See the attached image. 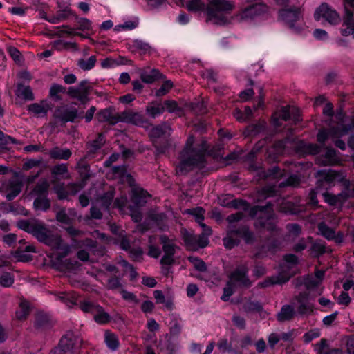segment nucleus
<instances>
[{
    "mask_svg": "<svg viewBox=\"0 0 354 354\" xmlns=\"http://www.w3.org/2000/svg\"><path fill=\"white\" fill-rule=\"evenodd\" d=\"M153 296L158 304H164L168 309H171L172 302L171 301L165 300V295L161 290H155L153 292Z\"/></svg>",
    "mask_w": 354,
    "mask_h": 354,
    "instance_id": "nucleus-56",
    "label": "nucleus"
},
{
    "mask_svg": "<svg viewBox=\"0 0 354 354\" xmlns=\"http://www.w3.org/2000/svg\"><path fill=\"white\" fill-rule=\"evenodd\" d=\"M132 46L135 50L140 51L141 53H146L150 49L149 44L138 39L133 41Z\"/></svg>",
    "mask_w": 354,
    "mask_h": 354,
    "instance_id": "nucleus-58",
    "label": "nucleus"
},
{
    "mask_svg": "<svg viewBox=\"0 0 354 354\" xmlns=\"http://www.w3.org/2000/svg\"><path fill=\"white\" fill-rule=\"evenodd\" d=\"M317 174L318 176L322 178L329 184L342 182L345 178V175L342 171H337L332 169L319 170Z\"/></svg>",
    "mask_w": 354,
    "mask_h": 354,
    "instance_id": "nucleus-17",
    "label": "nucleus"
},
{
    "mask_svg": "<svg viewBox=\"0 0 354 354\" xmlns=\"http://www.w3.org/2000/svg\"><path fill=\"white\" fill-rule=\"evenodd\" d=\"M57 299L65 303L67 306H71V305L75 304L77 295L75 293H73L69 295L67 293L62 292L59 295L57 296Z\"/></svg>",
    "mask_w": 354,
    "mask_h": 354,
    "instance_id": "nucleus-51",
    "label": "nucleus"
},
{
    "mask_svg": "<svg viewBox=\"0 0 354 354\" xmlns=\"http://www.w3.org/2000/svg\"><path fill=\"white\" fill-rule=\"evenodd\" d=\"M105 142V138L102 133H99L97 138L87 144V148L91 153H95L100 149Z\"/></svg>",
    "mask_w": 354,
    "mask_h": 354,
    "instance_id": "nucleus-39",
    "label": "nucleus"
},
{
    "mask_svg": "<svg viewBox=\"0 0 354 354\" xmlns=\"http://www.w3.org/2000/svg\"><path fill=\"white\" fill-rule=\"evenodd\" d=\"M3 187L6 192V197L7 200L12 201L20 194L23 187V182L20 178L15 176L6 182Z\"/></svg>",
    "mask_w": 354,
    "mask_h": 354,
    "instance_id": "nucleus-15",
    "label": "nucleus"
},
{
    "mask_svg": "<svg viewBox=\"0 0 354 354\" xmlns=\"http://www.w3.org/2000/svg\"><path fill=\"white\" fill-rule=\"evenodd\" d=\"M308 241V242H311L312 241V238L311 237H308L306 239H304V238H302V239H299L298 241V242H297L294 245L292 250L295 252H299L303 251L304 250H305L306 248Z\"/></svg>",
    "mask_w": 354,
    "mask_h": 354,
    "instance_id": "nucleus-64",
    "label": "nucleus"
},
{
    "mask_svg": "<svg viewBox=\"0 0 354 354\" xmlns=\"http://www.w3.org/2000/svg\"><path fill=\"white\" fill-rule=\"evenodd\" d=\"M182 237L186 246L190 250H196L198 248H205L209 241L203 234L197 236L192 232L183 229L181 230Z\"/></svg>",
    "mask_w": 354,
    "mask_h": 354,
    "instance_id": "nucleus-11",
    "label": "nucleus"
},
{
    "mask_svg": "<svg viewBox=\"0 0 354 354\" xmlns=\"http://www.w3.org/2000/svg\"><path fill=\"white\" fill-rule=\"evenodd\" d=\"M313 311V305L309 301L301 304L297 307V313L301 315H309Z\"/></svg>",
    "mask_w": 354,
    "mask_h": 354,
    "instance_id": "nucleus-59",
    "label": "nucleus"
},
{
    "mask_svg": "<svg viewBox=\"0 0 354 354\" xmlns=\"http://www.w3.org/2000/svg\"><path fill=\"white\" fill-rule=\"evenodd\" d=\"M279 17L295 33H301L305 30L300 8H285L279 11Z\"/></svg>",
    "mask_w": 354,
    "mask_h": 354,
    "instance_id": "nucleus-6",
    "label": "nucleus"
},
{
    "mask_svg": "<svg viewBox=\"0 0 354 354\" xmlns=\"http://www.w3.org/2000/svg\"><path fill=\"white\" fill-rule=\"evenodd\" d=\"M314 17L317 21L324 19L331 25H337L341 18L337 12L330 7L327 3H322L315 10Z\"/></svg>",
    "mask_w": 354,
    "mask_h": 354,
    "instance_id": "nucleus-10",
    "label": "nucleus"
},
{
    "mask_svg": "<svg viewBox=\"0 0 354 354\" xmlns=\"http://www.w3.org/2000/svg\"><path fill=\"white\" fill-rule=\"evenodd\" d=\"M294 308L290 305H284L277 314V319L279 322L290 320L295 315Z\"/></svg>",
    "mask_w": 354,
    "mask_h": 354,
    "instance_id": "nucleus-31",
    "label": "nucleus"
},
{
    "mask_svg": "<svg viewBox=\"0 0 354 354\" xmlns=\"http://www.w3.org/2000/svg\"><path fill=\"white\" fill-rule=\"evenodd\" d=\"M335 117L340 120L337 127H331L328 130L322 129L318 132L317 140L320 144H324L329 138L334 140L342 137L346 135L349 131L354 129V120L350 124H346L342 112L337 113Z\"/></svg>",
    "mask_w": 354,
    "mask_h": 354,
    "instance_id": "nucleus-5",
    "label": "nucleus"
},
{
    "mask_svg": "<svg viewBox=\"0 0 354 354\" xmlns=\"http://www.w3.org/2000/svg\"><path fill=\"white\" fill-rule=\"evenodd\" d=\"M283 260L284 263L281 265L278 274L286 283L299 272V259L296 255L288 254L283 256Z\"/></svg>",
    "mask_w": 354,
    "mask_h": 354,
    "instance_id": "nucleus-8",
    "label": "nucleus"
},
{
    "mask_svg": "<svg viewBox=\"0 0 354 354\" xmlns=\"http://www.w3.org/2000/svg\"><path fill=\"white\" fill-rule=\"evenodd\" d=\"M279 117L284 121L292 119L297 122L299 120V111L294 106H283L279 111Z\"/></svg>",
    "mask_w": 354,
    "mask_h": 354,
    "instance_id": "nucleus-19",
    "label": "nucleus"
},
{
    "mask_svg": "<svg viewBox=\"0 0 354 354\" xmlns=\"http://www.w3.org/2000/svg\"><path fill=\"white\" fill-rule=\"evenodd\" d=\"M149 194L142 188L135 187L131 190V201L137 206H142L147 203Z\"/></svg>",
    "mask_w": 354,
    "mask_h": 354,
    "instance_id": "nucleus-23",
    "label": "nucleus"
},
{
    "mask_svg": "<svg viewBox=\"0 0 354 354\" xmlns=\"http://www.w3.org/2000/svg\"><path fill=\"white\" fill-rule=\"evenodd\" d=\"M318 230L323 236H324L328 240H333L335 239L337 242H341L342 241V236H337L336 237L335 235V231L329 227L325 223L322 222L318 225Z\"/></svg>",
    "mask_w": 354,
    "mask_h": 354,
    "instance_id": "nucleus-27",
    "label": "nucleus"
},
{
    "mask_svg": "<svg viewBox=\"0 0 354 354\" xmlns=\"http://www.w3.org/2000/svg\"><path fill=\"white\" fill-rule=\"evenodd\" d=\"M205 3L202 0H189L186 5V8L189 11H198L205 8Z\"/></svg>",
    "mask_w": 354,
    "mask_h": 354,
    "instance_id": "nucleus-54",
    "label": "nucleus"
},
{
    "mask_svg": "<svg viewBox=\"0 0 354 354\" xmlns=\"http://www.w3.org/2000/svg\"><path fill=\"white\" fill-rule=\"evenodd\" d=\"M310 250L316 257H319L326 252L325 243L322 241L314 242Z\"/></svg>",
    "mask_w": 354,
    "mask_h": 354,
    "instance_id": "nucleus-49",
    "label": "nucleus"
},
{
    "mask_svg": "<svg viewBox=\"0 0 354 354\" xmlns=\"http://www.w3.org/2000/svg\"><path fill=\"white\" fill-rule=\"evenodd\" d=\"M17 225L19 229L32 234L39 242L58 250L55 261L60 264L59 266L60 268L68 269L71 267L72 265L69 261L66 260L65 262H62V259L69 254L71 246L64 243L59 234H54L46 228L41 221L35 219L21 220L17 222Z\"/></svg>",
    "mask_w": 354,
    "mask_h": 354,
    "instance_id": "nucleus-2",
    "label": "nucleus"
},
{
    "mask_svg": "<svg viewBox=\"0 0 354 354\" xmlns=\"http://www.w3.org/2000/svg\"><path fill=\"white\" fill-rule=\"evenodd\" d=\"M140 77L142 81L147 84H151L157 80L165 77L157 69H151L149 71L147 69L140 70Z\"/></svg>",
    "mask_w": 354,
    "mask_h": 354,
    "instance_id": "nucleus-21",
    "label": "nucleus"
},
{
    "mask_svg": "<svg viewBox=\"0 0 354 354\" xmlns=\"http://www.w3.org/2000/svg\"><path fill=\"white\" fill-rule=\"evenodd\" d=\"M324 165H335L339 162V158L337 156L336 151L334 149L329 148L327 149L324 156Z\"/></svg>",
    "mask_w": 354,
    "mask_h": 354,
    "instance_id": "nucleus-43",
    "label": "nucleus"
},
{
    "mask_svg": "<svg viewBox=\"0 0 354 354\" xmlns=\"http://www.w3.org/2000/svg\"><path fill=\"white\" fill-rule=\"evenodd\" d=\"M97 118L100 122H109L112 124L119 122L118 120V115L116 116L113 115L112 111L109 109L100 111L97 113Z\"/></svg>",
    "mask_w": 354,
    "mask_h": 354,
    "instance_id": "nucleus-35",
    "label": "nucleus"
},
{
    "mask_svg": "<svg viewBox=\"0 0 354 354\" xmlns=\"http://www.w3.org/2000/svg\"><path fill=\"white\" fill-rule=\"evenodd\" d=\"M53 117L62 123L73 122L77 117V110L75 108H68L64 106H59L55 109Z\"/></svg>",
    "mask_w": 354,
    "mask_h": 354,
    "instance_id": "nucleus-16",
    "label": "nucleus"
},
{
    "mask_svg": "<svg viewBox=\"0 0 354 354\" xmlns=\"http://www.w3.org/2000/svg\"><path fill=\"white\" fill-rule=\"evenodd\" d=\"M50 318L48 315L39 313L35 319V326L37 328H42L50 326Z\"/></svg>",
    "mask_w": 354,
    "mask_h": 354,
    "instance_id": "nucleus-41",
    "label": "nucleus"
},
{
    "mask_svg": "<svg viewBox=\"0 0 354 354\" xmlns=\"http://www.w3.org/2000/svg\"><path fill=\"white\" fill-rule=\"evenodd\" d=\"M65 88L62 85L54 84L51 86L49 91L50 96L54 98L55 100H60L61 97L59 95V93H64Z\"/></svg>",
    "mask_w": 354,
    "mask_h": 354,
    "instance_id": "nucleus-52",
    "label": "nucleus"
},
{
    "mask_svg": "<svg viewBox=\"0 0 354 354\" xmlns=\"http://www.w3.org/2000/svg\"><path fill=\"white\" fill-rule=\"evenodd\" d=\"M28 111L38 117H44L50 109V106L46 101L40 103H33L28 106Z\"/></svg>",
    "mask_w": 354,
    "mask_h": 354,
    "instance_id": "nucleus-20",
    "label": "nucleus"
},
{
    "mask_svg": "<svg viewBox=\"0 0 354 354\" xmlns=\"http://www.w3.org/2000/svg\"><path fill=\"white\" fill-rule=\"evenodd\" d=\"M104 342L106 346L113 351L118 348L119 342L117 336L108 330L104 333Z\"/></svg>",
    "mask_w": 354,
    "mask_h": 354,
    "instance_id": "nucleus-38",
    "label": "nucleus"
},
{
    "mask_svg": "<svg viewBox=\"0 0 354 354\" xmlns=\"http://www.w3.org/2000/svg\"><path fill=\"white\" fill-rule=\"evenodd\" d=\"M279 210L286 214H295L300 211V209L294 206L290 202L286 201L281 199V206Z\"/></svg>",
    "mask_w": 354,
    "mask_h": 354,
    "instance_id": "nucleus-42",
    "label": "nucleus"
},
{
    "mask_svg": "<svg viewBox=\"0 0 354 354\" xmlns=\"http://www.w3.org/2000/svg\"><path fill=\"white\" fill-rule=\"evenodd\" d=\"M300 179L297 175L289 176L286 181H282L279 184V187H283L285 186L296 187L299 185Z\"/></svg>",
    "mask_w": 354,
    "mask_h": 354,
    "instance_id": "nucleus-61",
    "label": "nucleus"
},
{
    "mask_svg": "<svg viewBox=\"0 0 354 354\" xmlns=\"http://www.w3.org/2000/svg\"><path fill=\"white\" fill-rule=\"evenodd\" d=\"M194 138L189 136L186 145L180 155V162L176 168L179 176L187 174L194 167H203L205 160V150L193 147Z\"/></svg>",
    "mask_w": 354,
    "mask_h": 354,
    "instance_id": "nucleus-3",
    "label": "nucleus"
},
{
    "mask_svg": "<svg viewBox=\"0 0 354 354\" xmlns=\"http://www.w3.org/2000/svg\"><path fill=\"white\" fill-rule=\"evenodd\" d=\"M96 63V57L91 56L87 59H80L77 62L78 66L82 70L86 71L93 68Z\"/></svg>",
    "mask_w": 354,
    "mask_h": 354,
    "instance_id": "nucleus-44",
    "label": "nucleus"
},
{
    "mask_svg": "<svg viewBox=\"0 0 354 354\" xmlns=\"http://www.w3.org/2000/svg\"><path fill=\"white\" fill-rule=\"evenodd\" d=\"M93 317L95 322L101 325L108 324L111 321L110 315L101 306H98L93 314Z\"/></svg>",
    "mask_w": 354,
    "mask_h": 354,
    "instance_id": "nucleus-29",
    "label": "nucleus"
},
{
    "mask_svg": "<svg viewBox=\"0 0 354 354\" xmlns=\"http://www.w3.org/2000/svg\"><path fill=\"white\" fill-rule=\"evenodd\" d=\"M286 283V280H281L279 274L271 276L266 278L263 281H261L257 284V286L261 288H267L272 285H281Z\"/></svg>",
    "mask_w": 354,
    "mask_h": 354,
    "instance_id": "nucleus-36",
    "label": "nucleus"
},
{
    "mask_svg": "<svg viewBox=\"0 0 354 354\" xmlns=\"http://www.w3.org/2000/svg\"><path fill=\"white\" fill-rule=\"evenodd\" d=\"M171 131V128L169 125L166 123H162L153 127L149 134L152 138H158L166 134L169 135Z\"/></svg>",
    "mask_w": 354,
    "mask_h": 354,
    "instance_id": "nucleus-30",
    "label": "nucleus"
},
{
    "mask_svg": "<svg viewBox=\"0 0 354 354\" xmlns=\"http://www.w3.org/2000/svg\"><path fill=\"white\" fill-rule=\"evenodd\" d=\"M234 8V3L229 0H209L207 6L208 20L219 25L230 23L232 19L238 22L250 21L268 10V6L265 3H255L241 9L239 12L230 17L228 14Z\"/></svg>",
    "mask_w": 354,
    "mask_h": 354,
    "instance_id": "nucleus-1",
    "label": "nucleus"
},
{
    "mask_svg": "<svg viewBox=\"0 0 354 354\" xmlns=\"http://www.w3.org/2000/svg\"><path fill=\"white\" fill-rule=\"evenodd\" d=\"M82 342L80 337L73 333H68L60 339L58 346L50 354H77Z\"/></svg>",
    "mask_w": 354,
    "mask_h": 354,
    "instance_id": "nucleus-7",
    "label": "nucleus"
},
{
    "mask_svg": "<svg viewBox=\"0 0 354 354\" xmlns=\"http://www.w3.org/2000/svg\"><path fill=\"white\" fill-rule=\"evenodd\" d=\"M248 267L246 263L239 265L229 275V281L234 286L250 287L252 282L248 275Z\"/></svg>",
    "mask_w": 354,
    "mask_h": 354,
    "instance_id": "nucleus-9",
    "label": "nucleus"
},
{
    "mask_svg": "<svg viewBox=\"0 0 354 354\" xmlns=\"http://www.w3.org/2000/svg\"><path fill=\"white\" fill-rule=\"evenodd\" d=\"M324 201L331 205H337L342 203L346 199L344 195L341 193L337 195H334L330 193L323 194Z\"/></svg>",
    "mask_w": 354,
    "mask_h": 354,
    "instance_id": "nucleus-37",
    "label": "nucleus"
},
{
    "mask_svg": "<svg viewBox=\"0 0 354 354\" xmlns=\"http://www.w3.org/2000/svg\"><path fill=\"white\" fill-rule=\"evenodd\" d=\"M185 212L188 214L192 215L198 223H201V222L204 220L205 211L202 207H198L196 208L189 209L185 210Z\"/></svg>",
    "mask_w": 354,
    "mask_h": 354,
    "instance_id": "nucleus-48",
    "label": "nucleus"
},
{
    "mask_svg": "<svg viewBox=\"0 0 354 354\" xmlns=\"http://www.w3.org/2000/svg\"><path fill=\"white\" fill-rule=\"evenodd\" d=\"M14 283L13 275L8 272L0 273V286L4 288L10 287Z\"/></svg>",
    "mask_w": 354,
    "mask_h": 354,
    "instance_id": "nucleus-45",
    "label": "nucleus"
},
{
    "mask_svg": "<svg viewBox=\"0 0 354 354\" xmlns=\"http://www.w3.org/2000/svg\"><path fill=\"white\" fill-rule=\"evenodd\" d=\"M118 120L139 127H144L148 123L147 119L144 115L131 110L124 111L118 113Z\"/></svg>",
    "mask_w": 354,
    "mask_h": 354,
    "instance_id": "nucleus-14",
    "label": "nucleus"
},
{
    "mask_svg": "<svg viewBox=\"0 0 354 354\" xmlns=\"http://www.w3.org/2000/svg\"><path fill=\"white\" fill-rule=\"evenodd\" d=\"M174 84L171 80L165 81L160 88L156 91L157 97H161L166 95L173 87Z\"/></svg>",
    "mask_w": 354,
    "mask_h": 354,
    "instance_id": "nucleus-57",
    "label": "nucleus"
},
{
    "mask_svg": "<svg viewBox=\"0 0 354 354\" xmlns=\"http://www.w3.org/2000/svg\"><path fill=\"white\" fill-rule=\"evenodd\" d=\"M17 140L15 138L5 135L1 131H0V149H5L6 146L10 143L15 144L17 143Z\"/></svg>",
    "mask_w": 354,
    "mask_h": 354,
    "instance_id": "nucleus-62",
    "label": "nucleus"
},
{
    "mask_svg": "<svg viewBox=\"0 0 354 354\" xmlns=\"http://www.w3.org/2000/svg\"><path fill=\"white\" fill-rule=\"evenodd\" d=\"M91 86L90 82L86 80H82L77 86H71L68 89V95L78 100L82 103H85L88 100V96Z\"/></svg>",
    "mask_w": 354,
    "mask_h": 354,
    "instance_id": "nucleus-12",
    "label": "nucleus"
},
{
    "mask_svg": "<svg viewBox=\"0 0 354 354\" xmlns=\"http://www.w3.org/2000/svg\"><path fill=\"white\" fill-rule=\"evenodd\" d=\"M165 111V106L157 101H153L148 103L145 109L146 114L151 118H156L160 115Z\"/></svg>",
    "mask_w": 354,
    "mask_h": 354,
    "instance_id": "nucleus-22",
    "label": "nucleus"
},
{
    "mask_svg": "<svg viewBox=\"0 0 354 354\" xmlns=\"http://www.w3.org/2000/svg\"><path fill=\"white\" fill-rule=\"evenodd\" d=\"M19 310L16 312V317L19 319H23L26 317L29 313L30 306L26 301H21L19 305Z\"/></svg>",
    "mask_w": 354,
    "mask_h": 354,
    "instance_id": "nucleus-50",
    "label": "nucleus"
},
{
    "mask_svg": "<svg viewBox=\"0 0 354 354\" xmlns=\"http://www.w3.org/2000/svg\"><path fill=\"white\" fill-rule=\"evenodd\" d=\"M113 174L115 178H124L126 177L127 178H131V176L127 173V168L125 165H120L113 167L112 169Z\"/></svg>",
    "mask_w": 354,
    "mask_h": 354,
    "instance_id": "nucleus-55",
    "label": "nucleus"
},
{
    "mask_svg": "<svg viewBox=\"0 0 354 354\" xmlns=\"http://www.w3.org/2000/svg\"><path fill=\"white\" fill-rule=\"evenodd\" d=\"M53 176H61L68 174V166L65 163L55 165L51 169Z\"/></svg>",
    "mask_w": 354,
    "mask_h": 354,
    "instance_id": "nucleus-60",
    "label": "nucleus"
},
{
    "mask_svg": "<svg viewBox=\"0 0 354 354\" xmlns=\"http://www.w3.org/2000/svg\"><path fill=\"white\" fill-rule=\"evenodd\" d=\"M160 243L162 244V250L165 254L174 255L176 249L178 248L173 239H169L166 235H161L160 237Z\"/></svg>",
    "mask_w": 354,
    "mask_h": 354,
    "instance_id": "nucleus-26",
    "label": "nucleus"
},
{
    "mask_svg": "<svg viewBox=\"0 0 354 354\" xmlns=\"http://www.w3.org/2000/svg\"><path fill=\"white\" fill-rule=\"evenodd\" d=\"M165 109L171 113H178L181 111V109L178 105L177 102L174 100H165L164 104Z\"/></svg>",
    "mask_w": 354,
    "mask_h": 354,
    "instance_id": "nucleus-63",
    "label": "nucleus"
},
{
    "mask_svg": "<svg viewBox=\"0 0 354 354\" xmlns=\"http://www.w3.org/2000/svg\"><path fill=\"white\" fill-rule=\"evenodd\" d=\"M100 305L91 300H84L80 303V308L84 313H90L93 315Z\"/></svg>",
    "mask_w": 354,
    "mask_h": 354,
    "instance_id": "nucleus-40",
    "label": "nucleus"
},
{
    "mask_svg": "<svg viewBox=\"0 0 354 354\" xmlns=\"http://www.w3.org/2000/svg\"><path fill=\"white\" fill-rule=\"evenodd\" d=\"M295 150L299 155L317 154L320 151V147L316 144L299 141L295 147Z\"/></svg>",
    "mask_w": 354,
    "mask_h": 354,
    "instance_id": "nucleus-18",
    "label": "nucleus"
},
{
    "mask_svg": "<svg viewBox=\"0 0 354 354\" xmlns=\"http://www.w3.org/2000/svg\"><path fill=\"white\" fill-rule=\"evenodd\" d=\"M48 154L52 159L67 160L71 158L72 151L68 148L54 147L49 151Z\"/></svg>",
    "mask_w": 354,
    "mask_h": 354,
    "instance_id": "nucleus-24",
    "label": "nucleus"
},
{
    "mask_svg": "<svg viewBox=\"0 0 354 354\" xmlns=\"http://www.w3.org/2000/svg\"><path fill=\"white\" fill-rule=\"evenodd\" d=\"M285 175L283 171H281L279 167H273L266 172H263V178H280Z\"/></svg>",
    "mask_w": 354,
    "mask_h": 354,
    "instance_id": "nucleus-47",
    "label": "nucleus"
},
{
    "mask_svg": "<svg viewBox=\"0 0 354 354\" xmlns=\"http://www.w3.org/2000/svg\"><path fill=\"white\" fill-rule=\"evenodd\" d=\"M17 95L26 100L31 101L34 100V95L31 88L29 86H25L22 84L17 85Z\"/></svg>",
    "mask_w": 354,
    "mask_h": 354,
    "instance_id": "nucleus-32",
    "label": "nucleus"
},
{
    "mask_svg": "<svg viewBox=\"0 0 354 354\" xmlns=\"http://www.w3.org/2000/svg\"><path fill=\"white\" fill-rule=\"evenodd\" d=\"M241 238L243 239L246 243H252L254 241V235L249 230L248 226L230 225L226 236L223 239V245L227 249H232L239 245Z\"/></svg>",
    "mask_w": 354,
    "mask_h": 354,
    "instance_id": "nucleus-4",
    "label": "nucleus"
},
{
    "mask_svg": "<svg viewBox=\"0 0 354 354\" xmlns=\"http://www.w3.org/2000/svg\"><path fill=\"white\" fill-rule=\"evenodd\" d=\"M314 349L317 354H339L340 353L338 349L330 350L327 339L324 338L314 345Z\"/></svg>",
    "mask_w": 354,
    "mask_h": 354,
    "instance_id": "nucleus-28",
    "label": "nucleus"
},
{
    "mask_svg": "<svg viewBox=\"0 0 354 354\" xmlns=\"http://www.w3.org/2000/svg\"><path fill=\"white\" fill-rule=\"evenodd\" d=\"M260 225L267 230L279 233V230L277 227L276 218L272 214H269L266 217L261 216L259 221Z\"/></svg>",
    "mask_w": 354,
    "mask_h": 354,
    "instance_id": "nucleus-25",
    "label": "nucleus"
},
{
    "mask_svg": "<svg viewBox=\"0 0 354 354\" xmlns=\"http://www.w3.org/2000/svg\"><path fill=\"white\" fill-rule=\"evenodd\" d=\"M281 245V242L274 239H269L267 241V243L263 245L262 249L265 252H274L276 250L279 249Z\"/></svg>",
    "mask_w": 354,
    "mask_h": 354,
    "instance_id": "nucleus-46",
    "label": "nucleus"
},
{
    "mask_svg": "<svg viewBox=\"0 0 354 354\" xmlns=\"http://www.w3.org/2000/svg\"><path fill=\"white\" fill-rule=\"evenodd\" d=\"M33 206L36 210L46 211L50 207V203L47 196L36 197Z\"/></svg>",
    "mask_w": 354,
    "mask_h": 354,
    "instance_id": "nucleus-34",
    "label": "nucleus"
},
{
    "mask_svg": "<svg viewBox=\"0 0 354 354\" xmlns=\"http://www.w3.org/2000/svg\"><path fill=\"white\" fill-rule=\"evenodd\" d=\"M345 15L344 16V25L347 28L342 29L343 36L351 35L354 28V0H343Z\"/></svg>",
    "mask_w": 354,
    "mask_h": 354,
    "instance_id": "nucleus-13",
    "label": "nucleus"
},
{
    "mask_svg": "<svg viewBox=\"0 0 354 354\" xmlns=\"http://www.w3.org/2000/svg\"><path fill=\"white\" fill-rule=\"evenodd\" d=\"M321 335L320 330L313 328L306 332L303 336V340L305 344H309L313 339L318 338Z\"/></svg>",
    "mask_w": 354,
    "mask_h": 354,
    "instance_id": "nucleus-53",
    "label": "nucleus"
},
{
    "mask_svg": "<svg viewBox=\"0 0 354 354\" xmlns=\"http://www.w3.org/2000/svg\"><path fill=\"white\" fill-rule=\"evenodd\" d=\"M48 188L49 184L46 180H40L32 189V194L36 197L48 196Z\"/></svg>",
    "mask_w": 354,
    "mask_h": 354,
    "instance_id": "nucleus-33",
    "label": "nucleus"
}]
</instances>
